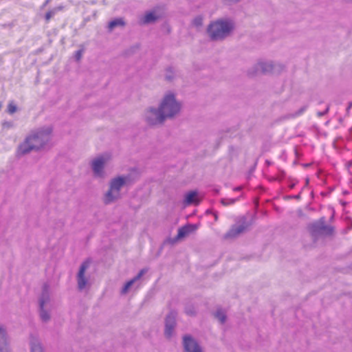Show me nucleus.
<instances>
[{
	"label": "nucleus",
	"instance_id": "1",
	"mask_svg": "<svg viewBox=\"0 0 352 352\" xmlns=\"http://www.w3.org/2000/svg\"><path fill=\"white\" fill-rule=\"evenodd\" d=\"M232 23L226 20H217L210 23L207 33L212 41H221L227 37L232 30Z\"/></svg>",
	"mask_w": 352,
	"mask_h": 352
},
{
	"label": "nucleus",
	"instance_id": "2",
	"mask_svg": "<svg viewBox=\"0 0 352 352\" xmlns=\"http://www.w3.org/2000/svg\"><path fill=\"white\" fill-rule=\"evenodd\" d=\"M38 311L41 320L43 322H47L51 319V294L49 284L44 283L42 287L41 294L38 297Z\"/></svg>",
	"mask_w": 352,
	"mask_h": 352
},
{
	"label": "nucleus",
	"instance_id": "3",
	"mask_svg": "<svg viewBox=\"0 0 352 352\" xmlns=\"http://www.w3.org/2000/svg\"><path fill=\"white\" fill-rule=\"evenodd\" d=\"M159 108L166 120L176 116L180 111L181 105L176 100L175 94L168 92L164 95Z\"/></svg>",
	"mask_w": 352,
	"mask_h": 352
},
{
	"label": "nucleus",
	"instance_id": "4",
	"mask_svg": "<svg viewBox=\"0 0 352 352\" xmlns=\"http://www.w3.org/2000/svg\"><path fill=\"white\" fill-rule=\"evenodd\" d=\"M284 68L280 65L274 64L272 61H258L253 65L248 72L250 76H254L258 74H267L270 73H276L280 72Z\"/></svg>",
	"mask_w": 352,
	"mask_h": 352
},
{
	"label": "nucleus",
	"instance_id": "5",
	"mask_svg": "<svg viewBox=\"0 0 352 352\" xmlns=\"http://www.w3.org/2000/svg\"><path fill=\"white\" fill-rule=\"evenodd\" d=\"M126 185V181L122 176L113 178L109 184V189L104 195V203L109 204L118 199L121 188Z\"/></svg>",
	"mask_w": 352,
	"mask_h": 352
},
{
	"label": "nucleus",
	"instance_id": "6",
	"mask_svg": "<svg viewBox=\"0 0 352 352\" xmlns=\"http://www.w3.org/2000/svg\"><path fill=\"white\" fill-rule=\"evenodd\" d=\"M52 131L50 126H46L33 131L29 135L36 150L43 148L49 142Z\"/></svg>",
	"mask_w": 352,
	"mask_h": 352
},
{
	"label": "nucleus",
	"instance_id": "7",
	"mask_svg": "<svg viewBox=\"0 0 352 352\" xmlns=\"http://www.w3.org/2000/svg\"><path fill=\"white\" fill-rule=\"evenodd\" d=\"M325 218L321 217L318 221L310 223L308 226L309 231L314 239L321 236L331 235L333 232V228L331 226L325 225Z\"/></svg>",
	"mask_w": 352,
	"mask_h": 352
},
{
	"label": "nucleus",
	"instance_id": "8",
	"mask_svg": "<svg viewBox=\"0 0 352 352\" xmlns=\"http://www.w3.org/2000/svg\"><path fill=\"white\" fill-rule=\"evenodd\" d=\"M144 118L149 126L162 125L166 121L160 108L154 107H148L144 113Z\"/></svg>",
	"mask_w": 352,
	"mask_h": 352
},
{
	"label": "nucleus",
	"instance_id": "9",
	"mask_svg": "<svg viewBox=\"0 0 352 352\" xmlns=\"http://www.w3.org/2000/svg\"><path fill=\"white\" fill-rule=\"evenodd\" d=\"M250 226V223L248 221L246 217L242 216L236 221V223L232 226L224 237L225 239L235 238L245 232Z\"/></svg>",
	"mask_w": 352,
	"mask_h": 352
},
{
	"label": "nucleus",
	"instance_id": "10",
	"mask_svg": "<svg viewBox=\"0 0 352 352\" xmlns=\"http://www.w3.org/2000/svg\"><path fill=\"white\" fill-rule=\"evenodd\" d=\"M90 266V261L86 260L82 263L76 276L78 289L82 291L88 284L89 279L85 276V272Z\"/></svg>",
	"mask_w": 352,
	"mask_h": 352
},
{
	"label": "nucleus",
	"instance_id": "11",
	"mask_svg": "<svg viewBox=\"0 0 352 352\" xmlns=\"http://www.w3.org/2000/svg\"><path fill=\"white\" fill-rule=\"evenodd\" d=\"M184 352H203L202 348L190 335L183 336Z\"/></svg>",
	"mask_w": 352,
	"mask_h": 352
},
{
	"label": "nucleus",
	"instance_id": "12",
	"mask_svg": "<svg viewBox=\"0 0 352 352\" xmlns=\"http://www.w3.org/2000/svg\"><path fill=\"white\" fill-rule=\"evenodd\" d=\"M106 162L107 159L102 155L98 156L91 161V167L95 177H103Z\"/></svg>",
	"mask_w": 352,
	"mask_h": 352
},
{
	"label": "nucleus",
	"instance_id": "13",
	"mask_svg": "<svg viewBox=\"0 0 352 352\" xmlns=\"http://www.w3.org/2000/svg\"><path fill=\"white\" fill-rule=\"evenodd\" d=\"M177 312L170 311L165 318L164 335L167 338H171L176 326Z\"/></svg>",
	"mask_w": 352,
	"mask_h": 352
},
{
	"label": "nucleus",
	"instance_id": "14",
	"mask_svg": "<svg viewBox=\"0 0 352 352\" xmlns=\"http://www.w3.org/2000/svg\"><path fill=\"white\" fill-rule=\"evenodd\" d=\"M0 352H10L8 332L2 324H0Z\"/></svg>",
	"mask_w": 352,
	"mask_h": 352
},
{
	"label": "nucleus",
	"instance_id": "15",
	"mask_svg": "<svg viewBox=\"0 0 352 352\" xmlns=\"http://www.w3.org/2000/svg\"><path fill=\"white\" fill-rule=\"evenodd\" d=\"M33 150L36 149L29 136L25 138V141L21 143L18 148V152L21 155H25Z\"/></svg>",
	"mask_w": 352,
	"mask_h": 352
},
{
	"label": "nucleus",
	"instance_id": "16",
	"mask_svg": "<svg viewBox=\"0 0 352 352\" xmlns=\"http://www.w3.org/2000/svg\"><path fill=\"white\" fill-rule=\"evenodd\" d=\"M193 227H194V226L189 224V225H186L185 226H183V227L180 228L178 230V233H177V236L173 238V239H170V242L171 243H175L178 240L185 237L190 232H191L192 231Z\"/></svg>",
	"mask_w": 352,
	"mask_h": 352
},
{
	"label": "nucleus",
	"instance_id": "17",
	"mask_svg": "<svg viewBox=\"0 0 352 352\" xmlns=\"http://www.w3.org/2000/svg\"><path fill=\"white\" fill-rule=\"evenodd\" d=\"M148 270L146 268L142 269L138 274L131 280L128 281L122 289V294H126L129 289L133 285V284L137 280H140L142 276L147 272Z\"/></svg>",
	"mask_w": 352,
	"mask_h": 352
},
{
	"label": "nucleus",
	"instance_id": "18",
	"mask_svg": "<svg viewBox=\"0 0 352 352\" xmlns=\"http://www.w3.org/2000/svg\"><path fill=\"white\" fill-rule=\"evenodd\" d=\"M122 177L126 181V185H131L138 179L140 173L137 169H132L129 174Z\"/></svg>",
	"mask_w": 352,
	"mask_h": 352
},
{
	"label": "nucleus",
	"instance_id": "19",
	"mask_svg": "<svg viewBox=\"0 0 352 352\" xmlns=\"http://www.w3.org/2000/svg\"><path fill=\"white\" fill-rule=\"evenodd\" d=\"M184 202L186 205L198 204L197 192L196 191H190L186 193Z\"/></svg>",
	"mask_w": 352,
	"mask_h": 352
},
{
	"label": "nucleus",
	"instance_id": "20",
	"mask_svg": "<svg viewBox=\"0 0 352 352\" xmlns=\"http://www.w3.org/2000/svg\"><path fill=\"white\" fill-rule=\"evenodd\" d=\"M158 19L159 16H157L154 12H150L144 15L142 19V22L144 24H150L155 22Z\"/></svg>",
	"mask_w": 352,
	"mask_h": 352
},
{
	"label": "nucleus",
	"instance_id": "21",
	"mask_svg": "<svg viewBox=\"0 0 352 352\" xmlns=\"http://www.w3.org/2000/svg\"><path fill=\"white\" fill-rule=\"evenodd\" d=\"M63 6H59L55 7L48 11L45 15V19L46 22H48L54 16H55L58 12L63 10Z\"/></svg>",
	"mask_w": 352,
	"mask_h": 352
},
{
	"label": "nucleus",
	"instance_id": "22",
	"mask_svg": "<svg viewBox=\"0 0 352 352\" xmlns=\"http://www.w3.org/2000/svg\"><path fill=\"white\" fill-rule=\"evenodd\" d=\"M177 76V73L173 67L166 69L165 72V79L168 82L173 81Z\"/></svg>",
	"mask_w": 352,
	"mask_h": 352
},
{
	"label": "nucleus",
	"instance_id": "23",
	"mask_svg": "<svg viewBox=\"0 0 352 352\" xmlns=\"http://www.w3.org/2000/svg\"><path fill=\"white\" fill-rule=\"evenodd\" d=\"M214 317L221 323L223 324L227 318L226 313L222 309H218L215 314Z\"/></svg>",
	"mask_w": 352,
	"mask_h": 352
},
{
	"label": "nucleus",
	"instance_id": "24",
	"mask_svg": "<svg viewBox=\"0 0 352 352\" xmlns=\"http://www.w3.org/2000/svg\"><path fill=\"white\" fill-rule=\"evenodd\" d=\"M30 346L31 352H44L43 346L38 340H32L30 342Z\"/></svg>",
	"mask_w": 352,
	"mask_h": 352
},
{
	"label": "nucleus",
	"instance_id": "25",
	"mask_svg": "<svg viewBox=\"0 0 352 352\" xmlns=\"http://www.w3.org/2000/svg\"><path fill=\"white\" fill-rule=\"evenodd\" d=\"M125 25V23L124 21H123L122 19L121 18H118V19H116L111 21H110L109 23V29L110 30H113L116 27H118V26H124Z\"/></svg>",
	"mask_w": 352,
	"mask_h": 352
},
{
	"label": "nucleus",
	"instance_id": "26",
	"mask_svg": "<svg viewBox=\"0 0 352 352\" xmlns=\"http://www.w3.org/2000/svg\"><path fill=\"white\" fill-rule=\"evenodd\" d=\"M185 313L190 316H194L196 315V309L193 305L186 304L185 306Z\"/></svg>",
	"mask_w": 352,
	"mask_h": 352
},
{
	"label": "nucleus",
	"instance_id": "27",
	"mask_svg": "<svg viewBox=\"0 0 352 352\" xmlns=\"http://www.w3.org/2000/svg\"><path fill=\"white\" fill-rule=\"evenodd\" d=\"M203 24V17L200 15L197 16L192 21V25L195 27H201Z\"/></svg>",
	"mask_w": 352,
	"mask_h": 352
},
{
	"label": "nucleus",
	"instance_id": "28",
	"mask_svg": "<svg viewBox=\"0 0 352 352\" xmlns=\"http://www.w3.org/2000/svg\"><path fill=\"white\" fill-rule=\"evenodd\" d=\"M237 200H238V198H236V199H226V198H223V199H221V203L223 206H228V205L234 204Z\"/></svg>",
	"mask_w": 352,
	"mask_h": 352
},
{
	"label": "nucleus",
	"instance_id": "29",
	"mask_svg": "<svg viewBox=\"0 0 352 352\" xmlns=\"http://www.w3.org/2000/svg\"><path fill=\"white\" fill-rule=\"evenodd\" d=\"M17 110V107L12 102H10L8 105V112L10 113V114H13L14 113H15Z\"/></svg>",
	"mask_w": 352,
	"mask_h": 352
},
{
	"label": "nucleus",
	"instance_id": "30",
	"mask_svg": "<svg viewBox=\"0 0 352 352\" xmlns=\"http://www.w3.org/2000/svg\"><path fill=\"white\" fill-rule=\"evenodd\" d=\"M2 126L3 129H10L14 127V122L12 121H5L2 123Z\"/></svg>",
	"mask_w": 352,
	"mask_h": 352
},
{
	"label": "nucleus",
	"instance_id": "31",
	"mask_svg": "<svg viewBox=\"0 0 352 352\" xmlns=\"http://www.w3.org/2000/svg\"><path fill=\"white\" fill-rule=\"evenodd\" d=\"M83 50H79L75 52V58L76 60H80L82 58Z\"/></svg>",
	"mask_w": 352,
	"mask_h": 352
},
{
	"label": "nucleus",
	"instance_id": "32",
	"mask_svg": "<svg viewBox=\"0 0 352 352\" xmlns=\"http://www.w3.org/2000/svg\"><path fill=\"white\" fill-rule=\"evenodd\" d=\"M329 106H327L324 111H318L317 113L318 116V117H322V116H324V115H326L327 113V112L329 111Z\"/></svg>",
	"mask_w": 352,
	"mask_h": 352
},
{
	"label": "nucleus",
	"instance_id": "33",
	"mask_svg": "<svg viewBox=\"0 0 352 352\" xmlns=\"http://www.w3.org/2000/svg\"><path fill=\"white\" fill-rule=\"evenodd\" d=\"M307 109V106H303L302 107H301L298 111H297L296 113H295V116H300Z\"/></svg>",
	"mask_w": 352,
	"mask_h": 352
},
{
	"label": "nucleus",
	"instance_id": "34",
	"mask_svg": "<svg viewBox=\"0 0 352 352\" xmlns=\"http://www.w3.org/2000/svg\"><path fill=\"white\" fill-rule=\"evenodd\" d=\"M223 2H225L227 4H232V3H237L238 1H239V0H223Z\"/></svg>",
	"mask_w": 352,
	"mask_h": 352
},
{
	"label": "nucleus",
	"instance_id": "35",
	"mask_svg": "<svg viewBox=\"0 0 352 352\" xmlns=\"http://www.w3.org/2000/svg\"><path fill=\"white\" fill-rule=\"evenodd\" d=\"M351 107H352V101L351 102H349V104L346 108V111L349 112Z\"/></svg>",
	"mask_w": 352,
	"mask_h": 352
},
{
	"label": "nucleus",
	"instance_id": "36",
	"mask_svg": "<svg viewBox=\"0 0 352 352\" xmlns=\"http://www.w3.org/2000/svg\"><path fill=\"white\" fill-rule=\"evenodd\" d=\"M50 0H45V3H43V8L45 7L49 3H50Z\"/></svg>",
	"mask_w": 352,
	"mask_h": 352
},
{
	"label": "nucleus",
	"instance_id": "37",
	"mask_svg": "<svg viewBox=\"0 0 352 352\" xmlns=\"http://www.w3.org/2000/svg\"><path fill=\"white\" fill-rule=\"evenodd\" d=\"M241 189V186L236 187L234 188V190H240Z\"/></svg>",
	"mask_w": 352,
	"mask_h": 352
},
{
	"label": "nucleus",
	"instance_id": "38",
	"mask_svg": "<svg viewBox=\"0 0 352 352\" xmlns=\"http://www.w3.org/2000/svg\"><path fill=\"white\" fill-rule=\"evenodd\" d=\"M295 184H292L289 186L290 188H293L294 187Z\"/></svg>",
	"mask_w": 352,
	"mask_h": 352
},
{
	"label": "nucleus",
	"instance_id": "39",
	"mask_svg": "<svg viewBox=\"0 0 352 352\" xmlns=\"http://www.w3.org/2000/svg\"><path fill=\"white\" fill-rule=\"evenodd\" d=\"M214 218H215V220H217V214H214Z\"/></svg>",
	"mask_w": 352,
	"mask_h": 352
},
{
	"label": "nucleus",
	"instance_id": "40",
	"mask_svg": "<svg viewBox=\"0 0 352 352\" xmlns=\"http://www.w3.org/2000/svg\"><path fill=\"white\" fill-rule=\"evenodd\" d=\"M308 182H309V179H306V183H307V184H308Z\"/></svg>",
	"mask_w": 352,
	"mask_h": 352
},
{
	"label": "nucleus",
	"instance_id": "41",
	"mask_svg": "<svg viewBox=\"0 0 352 352\" xmlns=\"http://www.w3.org/2000/svg\"><path fill=\"white\" fill-rule=\"evenodd\" d=\"M1 107H2V104H1V103H0V109H1Z\"/></svg>",
	"mask_w": 352,
	"mask_h": 352
},
{
	"label": "nucleus",
	"instance_id": "42",
	"mask_svg": "<svg viewBox=\"0 0 352 352\" xmlns=\"http://www.w3.org/2000/svg\"><path fill=\"white\" fill-rule=\"evenodd\" d=\"M299 195L295 196V198H298Z\"/></svg>",
	"mask_w": 352,
	"mask_h": 352
}]
</instances>
